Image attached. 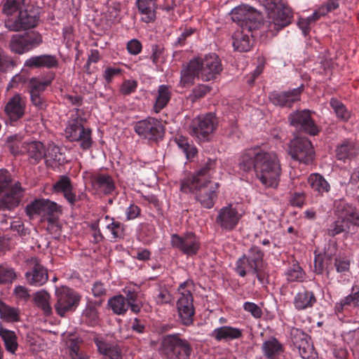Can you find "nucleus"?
<instances>
[{"mask_svg":"<svg viewBox=\"0 0 359 359\" xmlns=\"http://www.w3.org/2000/svg\"><path fill=\"white\" fill-rule=\"evenodd\" d=\"M192 348L189 343L186 340L178 337L177 347L175 352L173 359H188L191 355Z\"/></svg>","mask_w":359,"mask_h":359,"instance_id":"obj_47","label":"nucleus"},{"mask_svg":"<svg viewBox=\"0 0 359 359\" xmlns=\"http://www.w3.org/2000/svg\"><path fill=\"white\" fill-rule=\"evenodd\" d=\"M171 243L174 247L188 255L196 254L200 248L199 240L193 233H187L182 236L173 234Z\"/></svg>","mask_w":359,"mask_h":359,"instance_id":"obj_17","label":"nucleus"},{"mask_svg":"<svg viewBox=\"0 0 359 359\" xmlns=\"http://www.w3.org/2000/svg\"><path fill=\"white\" fill-rule=\"evenodd\" d=\"M263 256L264 253L259 248L256 246L252 247L249 250L248 255H244L237 261L236 271L240 276L244 277L246 275V272L243 269V266H242L243 264H247L251 270L263 267Z\"/></svg>","mask_w":359,"mask_h":359,"instance_id":"obj_15","label":"nucleus"},{"mask_svg":"<svg viewBox=\"0 0 359 359\" xmlns=\"http://www.w3.org/2000/svg\"><path fill=\"white\" fill-rule=\"evenodd\" d=\"M330 103L339 118L344 121H347L349 119L350 113L342 102L336 98H332Z\"/></svg>","mask_w":359,"mask_h":359,"instance_id":"obj_51","label":"nucleus"},{"mask_svg":"<svg viewBox=\"0 0 359 359\" xmlns=\"http://www.w3.org/2000/svg\"><path fill=\"white\" fill-rule=\"evenodd\" d=\"M288 120L291 126L309 135H315L318 132L309 110H297L290 114Z\"/></svg>","mask_w":359,"mask_h":359,"instance_id":"obj_14","label":"nucleus"},{"mask_svg":"<svg viewBox=\"0 0 359 359\" xmlns=\"http://www.w3.org/2000/svg\"><path fill=\"white\" fill-rule=\"evenodd\" d=\"M241 217L236 209L229 205L219 210L215 222L222 229L231 231L236 226Z\"/></svg>","mask_w":359,"mask_h":359,"instance_id":"obj_19","label":"nucleus"},{"mask_svg":"<svg viewBox=\"0 0 359 359\" xmlns=\"http://www.w3.org/2000/svg\"><path fill=\"white\" fill-rule=\"evenodd\" d=\"M219 184L212 181L202 180H187L181 186V190H189L195 193L196 199L201 205L206 208H211L214 205V199L217 196V190Z\"/></svg>","mask_w":359,"mask_h":359,"instance_id":"obj_4","label":"nucleus"},{"mask_svg":"<svg viewBox=\"0 0 359 359\" xmlns=\"http://www.w3.org/2000/svg\"><path fill=\"white\" fill-rule=\"evenodd\" d=\"M0 211L12 210L21 201L23 189L18 182L12 180L10 173L5 169L0 170Z\"/></svg>","mask_w":359,"mask_h":359,"instance_id":"obj_3","label":"nucleus"},{"mask_svg":"<svg viewBox=\"0 0 359 359\" xmlns=\"http://www.w3.org/2000/svg\"><path fill=\"white\" fill-rule=\"evenodd\" d=\"M325 233L328 236L332 238L340 233H344V239H348L354 238L356 231L355 229H352V224L349 222L338 217L328 226Z\"/></svg>","mask_w":359,"mask_h":359,"instance_id":"obj_22","label":"nucleus"},{"mask_svg":"<svg viewBox=\"0 0 359 359\" xmlns=\"http://www.w3.org/2000/svg\"><path fill=\"white\" fill-rule=\"evenodd\" d=\"M179 334L165 335L161 342L159 349L160 353L167 359H173L175 356V352L177 347Z\"/></svg>","mask_w":359,"mask_h":359,"instance_id":"obj_32","label":"nucleus"},{"mask_svg":"<svg viewBox=\"0 0 359 359\" xmlns=\"http://www.w3.org/2000/svg\"><path fill=\"white\" fill-rule=\"evenodd\" d=\"M55 298L54 307L61 317L65 316L67 312L74 311L81 300V296L77 292L67 287L56 290Z\"/></svg>","mask_w":359,"mask_h":359,"instance_id":"obj_9","label":"nucleus"},{"mask_svg":"<svg viewBox=\"0 0 359 359\" xmlns=\"http://www.w3.org/2000/svg\"><path fill=\"white\" fill-rule=\"evenodd\" d=\"M32 104L39 110H44L47 107L46 100L42 95L29 94Z\"/></svg>","mask_w":359,"mask_h":359,"instance_id":"obj_62","label":"nucleus"},{"mask_svg":"<svg viewBox=\"0 0 359 359\" xmlns=\"http://www.w3.org/2000/svg\"><path fill=\"white\" fill-rule=\"evenodd\" d=\"M292 341L294 346L299 350L303 358H309V353L313 347L309 343V337L302 330L292 329L291 332Z\"/></svg>","mask_w":359,"mask_h":359,"instance_id":"obj_24","label":"nucleus"},{"mask_svg":"<svg viewBox=\"0 0 359 359\" xmlns=\"http://www.w3.org/2000/svg\"><path fill=\"white\" fill-rule=\"evenodd\" d=\"M72 335L69 334L68 347L69 349V355L72 359H89L88 354L83 351L80 345L83 340L79 337H71Z\"/></svg>","mask_w":359,"mask_h":359,"instance_id":"obj_37","label":"nucleus"},{"mask_svg":"<svg viewBox=\"0 0 359 359\" xmlns=\"http://www.w3.org/2000/svg\"><path fill=\"white\" fill-rule=\"evenodd\" d=\"M108 305L114 313L118 315L125 313L128 309V304H126V298L123 295L115 296L109 299Z\"/></svg>","mask_w":359,"mask_h":359,"instance_id":"obj_43","label":"nucleus"},{"mask_svg":"<svg viewBox=\"0 0 359 359\" xmlns=\"http://www.w3.org/2000/svg\"><path fill=\"white\" fill-rule=\"evenodd\" d=\"M65 131L69 140L79 142L83 149H88L91 147V130L86 129L81 121L73 119Z\"/></svg>","mask_w":359,"mask_h":359,"instance_id":"obj_13","label":"nucleus"},{"mask_svg":"<svg viewBox=\"0 0 359 359\" xmlns=\"http://www.w3.org/2000/svg\"><path fill=\"white\" fill-rule=\"evenodd\" d=\"M0 337L4 341L6 350L11 353H14L18 348L17 337L15 332L0 327Z\"/></svg>","mask_w":359,"mask_h":359,"instance_id":"obj_41","label":"nucleus"},{"mask_svg":"<svg viewBox=\"0 0 359 359\" xmlns=\"http://www.w3.org/2000/svg\"><path fill=\"white\" fill-rule=\"evenodd\" d=\"M137 86L135 81L127 80L121 85V92L123 95H129L135 90Z\"/></svg>","mask_w":359,"mask_h":359,"instance_id":"obj_64","label":"nucleus"},{"mask_svg":"<svg viewBox=\"0 0 359 359\" xmlns=\"http://www.w3.org/2000/svg\"><path fill=\"white\" fill-rule=\"evenodd\" d=\"M311 189L319 195H323L330 191V184L325 178L318 173L310 175L307 180Z\"/></svg>","mask_w":359,"mask_h":359,"instance_id":"obj_33","label":"nucleus"},{"mask_svg":"<svg viewBox=\"0 0 359 359\" xmlns=\"http://www.w3.org/2000/svg\"><path fill=\"white\" fill-rule=\"evenodd\" d=\"M83 317L90 325L97 324L99 317L96 306L93 304L89 303L83 312Z\"/></svg>","mask_w":359,"mask_h":359,"instance_id":"obj_55","label":"nucleus"},{"mask_svg":"<svg viewBox=\"0 0 359 359\" xmlns=\"http://www.w3.org/2000/svg\"><path fill=\"white\" fill-rule=\"evenodd\" d=\"M54 79L53 76H50L47 79L33 77L31 78L28 83V91L29 94L42 95L46 88L49 86Z\"/></svg>","mask_w":359,"mask_h":359,"instance_id":"obj_36","label":"nucleus"},{"mask_svg":"<svg viewBox=\"0 0 359 359\" xmlns=\"http://www.w3.org/2000/svg\"><path fill=\"white\" fill-rule=\"evenodd\" d=\"M187 283L181 284L178 290L180 297L177 302V310L180 323L184 326L193 324L195 309L194 307V298L189 290H185Z\"/></svg>","mask_w":359,"mask_h":359,"instance_id":"obj_8","label":"nucleus"},{"mask_svg":"<svg viewBox=\"0 0 359 359\" xmlns=\"http://www.w3.org/2000/svg\"><path fill=\"white\" fill-rule=\"evenodd\" d=\"M287 280L289 282H303L306 273L299 264H293L285 272Z\"/></svg>","mask_w":359,"mask_h":359,"instance_id":"obj_45","label":"nucleus"},{"mask_svg":"<svg viewBox=\"0 0 359 359\" xmlns=\"http://www.w3.org/2000/svg\"><path fill=\"white\" fill-rule=\"evenodd\" d=\"M136 133L144 139L157 141L161 139L164 134L161 123L154 118H148L137 121L134 127Z\"/></svg>","mask_w":359,"mask_h":359,"instance_id":"obj_11","label":"nucleus"},{"mask_svg":"<svg viewBox=\"0 0 359 359\" xmlns=\"http://www.w3.org/2000/svg\"><path fill=\"white\" fill-rule=\"evenodd\" d=\"M14 66H15V62L0 48V71L6 72Z\"/></svg>","mask_w":359,"mask_h":359,"instance_id":"obj_60","label":"nucleus"},{"mask_svg":"<svg viewBox=\"0 0 359 359\" xmlns=\"http://www.w3.org/2000/svg\"><path fill=\"white\" fill-rule=\"evenodd\" d=\"M222 70L221 62L216 54H210L202 60L201 79L203 81H208L215 79Z\"/></svg>","mask_w":359,"mask_h":359,"instance_id":"obj_21","label":"nucleus"},{"mask_svg":"<svg viewBox=\"0 0 359 359\" xmlns=\"http://www.w3.org/2000/svg\"><path fill=\"white\" fill-rule=\"evenodd\" d=\"M262 351L268 358L274 359L283 351V349L281 344L276 338L272 337L263 343Z\"/></svg>","mask_w":359,"mask_h":359,"instance_id":"obj_38","label":"nucleus"},{"mask_svg":"<svg viewBox=\"0 0 359 359\" xmlns=\"http://www.w3.org/2000/svg\"><path fill=\"white\" fill-rule=\"evenodd\" d=\"M292 17V11L287 7L276 8L269 11V20L265 23L268 32L276 35L279 30L290 24Z\"/></svg>","mask_w":359,"mask_h":359,"instance_id":"obj_12","label":"nucleus"},{"mask_svg":"<svg viewBox=\"0 0 359 359\" xmlns=\"http://www.w3.org/2000/svg\"><path fill=\"white\" fill-rule=\"evenodd\" d=\"M242 330L230 326H222L213 330L211 336L217 341H229L239 339L242 337Z\"/></svg>","mask_w":359,"mask_h":359,"instance_id":"obj_30","label":"nucleus"},{"mask_svg":"<svg viewBox=\"0 0 359 359\" xmlns=\"http://www.w3.org/2000/svg\"><path fill=\"white\" fill-rule=\"evenodd\" d=\"M353 305L359 307V290L348 295L341 299L336 306L338 311H341L346 306Z\"/></svg>","mask_w":359,"mask_h":359,"instance_id":"obj_57","label":"nucleus"},{"mask_svg":"<svg viewBox=\"0 0 359 359\" xmlns=\"http://www.w3.org/2000/svg\"><path fill=\"white\" fill-rule=\"evenodd\" d=\"M255 172L257 178L266 187L276 188L281 174L277 155L272 152L262 151L256 161Z\"/></svg>","mask_w":359,"mask_h":359,"instance_id":"obj_2","label":"nucleus"},{"mask_svg":"<svg viewBox=\"0 0 359 359\" xmlns=\"http://www.w3.org/2000/svg\"><path fill=\"white\" fill-rule=\"evenodd\" d=\"M57 211L58 207L55 203L44 199L35 200L26 207V212L30 217L36 215L48 216L47 230L54 231L55 232H60V226L55 222V218L54 215L55 212H57Z\"/></svg>","mask_w":359,"mask_h":359,"instance_id":"obj_6","label":"nucleus"},{"mask_svg":"<svg viewBox=\"0 0 359 359\" xmlns=\"http://www.w3.org/2000/svg\"><path fill=\"white\" fill-rule=\"evenodd\" d=\"M93 184L105 194H109L114 189V184L111 177L107 175H98L93 179Z\"/></svg>","mask_w":359,"mask_h":359,"instance_id":"obj_39","label":"nucleus"},{"mask_svg":"<svg viewBox=\"0 0 359 359\" xmlns=\"http://www.w3.org/2000/svg\"><path fill=\"white\" fill-rule=\"evenodd\" d=\"M202 75V60L194 59L181 72V83L184 86L193 84L194 78Z\"/></svg>","mask_w":359,"mask_h":359,"instance_id":"obj_27","label":"nucleus"},{"mask_svg":"<svg viewBox=\"0 0 359 359\" xmlns=\"http://www.w3.org/2000/svg\"><path fill=\"white\" fill-rule=\"evenodd\" d=\"M358 150L357 144L354 141L350 139L344 140L336 147V158L339 161L345 162L346 160H351L355 157Z\"/></svg>","mask_w":359,"mask_h":359,"instance_id":"obj_25","label":"nucleus"},{"mask_svg":"<svg viewBox=\"0 0 359 359\" xmlns=\"http://www.w3.org/2000/svg\"><path fill=\"white\" fill-rule=\"evenodd\" d=\"M215 161L209 158L205 165L198 171L197 174L191 180L211 181L210 180V177L209 172L215 168Z\"/></svg>","mask_w":359,"mask_h":359,"instance_id":"obj_52","label":"nucleus"},{"mask_svg":"<svg viewBox=\"0 0 359 359\" xmlns=\"http://www.w3.org/2000/svg\"><path fill=\"white\" fill-rule=\"evenodd\" d=\"M25 7V0H7L3 6V12L7 15H12L15 12Z\"/></svg>","mask_w":359,"mask_h":359,"instance_id":"obj_53","label":"nucleus"},{"mask_svg":"<svg viewBox=\"0 0 359 359\" xmlns=\"http://www.w3.org/2000/svg\"><path fill=\"white\" fill-rule=\"evenodd\" d=\"M107 225V229L111 231L113 238H122L124 236V226L119 222L114 221Z\"/></svg>","mask_w":359,"mask_h":359,"instance_id":"obj_61","label":"nucleus"},{"mask_svg":"<svg viewBox=\"0 0 359 359\" xmlns=\"http://www.w3.org/2000/svg\"><path fill=\"white\" fill-rule=\"evenodd\" d=\"M30 270L25 273L27 282L32 285L41 286L45 284L48 279V270L36 257L27 260Z\"/></svg>","mask_w":359,"mask_h":359,"instance_id":"obj_16","label":"nucleus"},{"mask_svg":"<svg viewBox=\"0 0 359 359\" xmlns=\"http://www.w3.org/2000/svg\"><path fill=\"white\" fill-rule=\"evenodd\" d=\"M39 20L38 10L25 6L20 11L18 18H8L5 20V27L10 31L19 32L36 27Z\"/></svg>","mask_w":359,"mask_h":359,"instance_id":"obj_7","label":"nucleus"},{"mask_svg":"<svg viewBox=\"0 0 359 359\" xmlns=\"http://www.w3.org/2000/svg\"><path fill=\"white\" fill-rule=\"evenodd\" d=\"M25 66L29 68H53L58 66V60L55 56L51 55H41L33 56L27 60Z\"/></svg>","mask_w":359,"mask_h":359,"instance_id":"obj_28","label":"nucleus"},{"mask_svg":"<svg viewBox=\"0 0 359 359\" xmlns=\"http://www.w3.org/2000/svg\"><path fill=\"white\" fill-rule=\"evenodd\" d=\"M53 189L55 192H62L71 205H74L79 200V198L72 192L71 180L67 176H61L54 184Z\"/></svg>","mask_w":359,"mask_h":359,"instance_id":"obj_29","label":"nucleus"},{"mask_svg":"<svg viewBox=\"0 0 359 359\" xmlns=\"http://www.w3.org/2000/svg\"><path fill=\"white\" fill-rule=\"evenodd\" d=\"M95 343L99 352L102 355L108 356L110 359H122L120 350L116 346H111L99 340H97Z\"/></svg>","mask_w":359,"mask_h":359,"instance_id":"obj_42","label":"nucleus"},{"mask_svg":"<svg viewBox=\"0 0 359 359\" xmlns=\"http://www.w3.org/2000/svg\"><path fill=\"white\" fill-rule=\"evenodd\" d=\"M218 121L215 115L208 113L194 118L189 126V133L201 141H209L217 127Z\"/></svg>","mask_w":359,"mask_h":359,"instance_id":"obj_5","label":"nucleus"},{"mask_svg":"<svg viewBox=\"0 0 359 359\" xmlns=\"http://www.w3.org/2000/svg\"><path fill=\"white\" fill-rule=\"evenodd\" d=\"M9 47L12 52L22 55L29 51L22 34H15L12 36Z\"/></svg>","mask_w":359,"mask_h":359,"instance_id":"obj_46","label":"nucleus"},{"mask_svg":"<svg viewBox=\"0 0 359 359\" xmlns=\"http://www.w3.org/2000/svg\"><path fill=\"white\" fill-rule=\"evenodd\" d=\"M22 147L32 164H36L46 156V147L39 141L23 143Z\"/></svg>","mask_w":359,"mask_h":359,"instance_id":"obj_26","label":"nucleus"},{"mask_svg":"<svg viewBox=\"0 0 359 359\" xmlns=\"http://www.w3.org/2000/svg\"><path fill=\"white\" fill-rule=\"evenodd\" d=\"M262 153L258 149H246L239 159V168L245 172H249L252 168L255 170V164L258 155Z\"/></svg>","mask_w":359,"mask_h":359,"instance_id":"obj_31","label":"nucleus"},{"mask_svg":"<svg viewBox=\"0 0 359 359\" xmlns=\"http://www.w3.org/2000/svg\"><path fill=\"white\" fill-rule=\"evenodd\" d=\"M172 96L171 88L166 85H161L158 87V95L154 105V111L156 113L160 112L165 108Z\"/></svg>","mask_w":359,"mask_h":359,"instance_id":"obj_35","label":"nucleus"},{"mask_svg":"<svg viewBox=\"0 0 359 359\" xmlns=\"http://www.w3.org/2000/svg\"><path fill=\"white\" fill-rule=\"evenodd\" d=\"M0 316L1 318L11 322H17L19 320L18 311L6 305L0 300Z\"/></svg>","mask_w":359,"mask_h":359,"instance_id":"obj_50","label":"nucleus"},{"mask_svg":"<svg viewBox=\"0 0 359 359\" xmlns=\"http://www.w3.org/2000/svg\"><path fill=\"white\" fill-rule=\"evenodd\" d=\"M211 90V87L208 85L201 84L196 86L192 90V93L190 95L189 98L192 102L204 97L207 93Z\"/></svg>","mask_w":359,"mask_h":359,"instance_id":"obj_59","label":"nucleus"},{"mask_svg":"<svg viewBox=\"0 0 359 359\" xmlns=\"http://www.w3.org/2000/svg\"><path fill=\"white\" fill-rule=\"evenodd\" d=\"M25 103L19 94H16L9 99L4 107V113L6 116V123H11L18 121L25 114Z\"/></svg>","mask_w":359,"mask_h":359,"instance_id":"obj_20","label":"nucleus"},{"mask_svg":"<svg viewBox=\"0 0 359 359\" xmlns=\"http://www.w3.org/2000/svg\"><path fill=\"white\" fill-rule=\"evenodd\" d=\"M22 138L19 135H13L7 137L6 145L13 155H17L20 152V144Z\"/></svg>","mask_w":359,"mask_h":359,"instance_id":"obj_58","label":"nucleus"},{"mask_svg":"<svg viewBox=\"0 0 359 359\" xmlns=\"http://www.w3.org/2000/svg\"><path fill=\"white\" fill-rule=\"evenodd\" d=\"M17 276L13 268L0 264V285L11 283Z\"/></svg>","mask_w":359,"mask_h":359,"instance_id":"obj_54","label":"nucleus"},{"mask_svg":"<svg viewBox=\"0 0 359 359\" xmlns=\"http://www.w3.org/2000/svg\"><path fill=\"white\" fill-rule=\"evenodd\" d=\"M289 154L293 159L308 164L313 160L314 151L308 139L296 137L290 143Z\"/></svg>","mask_w":359,"mask_h":359,"instance_id":"obj_10","label":"nucleus"},{"mask_svg":"<svg viewBox=\"0 0 359 359\" xmlns=\"http://www.w3.org/2000/svg\"><path fill=\"white\" fill-rule=\"evenodd\" d=\"M316 302V298L314 294L307 290L299 292L294 299V306L298 310L312 307Z\"/></svg>","mask_w":359,"mask_h":359,"instance_id":"obj_34","label":"nucleus"},{"mask_svg":"<svg viewBox=\"0 0 359 359\" xmlns=\"http://www.w3.org/2000/svg\"><path fill=\"white\" fill-rule=\"evenodd\" d=\"M244 309L250 312L255 318H260L262 315L261 309L257 304L252 302L245 303Z\"/></svg>","mask_w":359,"mask_h":359,"instance_id":"obj_63","label":"nucleus"},{"mask_svg":"<svg viewBox=\"0 0 359 359\" xmlns=\"http://www.w3.org/2000/svg\"><path fill=\"white\" fill-rule=\"evenodd\" d=\"M22 36L24 38L25 42L26 43L29 51L36 48L42 43V36L38 32H27L25 34H22Z\"/></svg>","mask_w":359,"mask_h":359,"instance_id":"obj_56","label":"nucleus"},{"mask_svg":"<svg viewBox=\"0 0 359 359\" xmlns=\"http://www.w3.org/2000/svg\"><path fill=\"white\" fill-rule=\"evenodd\" d=\"M338 217L349 222L352 224V229L359 227V210L349 203L340 201L336 208Z\"/></svg>","mask_w":359,"mask_h":359,"instance_id":"obj_23","label":"nucleus"},{"mask_svg":"<svg viewBox=\"0 0 359 359\" xmlns=\"http://www.w3.org/2000/svg\"><path fill=\"white\" fill-rule=\"evenodd\" d=\"M156 0H137V4L139 11L147 15V21H151L154 19V8Z\"/></svg>","mask_w":359,"mask_h":359,"instance_id":"obj_48","label":"nucleus"},{"mask_svg":"<svg viewBox=\"0 0 359 359\" xmlns=\"http://www.w3.org/2000/svg\"><path fill=\"white\" fill-rule=\"evenodd\" d=\"M175 142L188 159L194 158L197 154V149L193 144L189 143L187 137L180 136L176 138Z\"/></svg>","mask_w":359,"mask_h":359,"instance_id":"obj_49","label":"nucleus"},{"mask_svg":"<svg viewBox=\"0 0 359 359\" xmlns=\"http://www.w3.org/2000/svg\"><path fill=\"white\" fill-rule=\"evenodd\" d=\"M44 158L46 159V164H50L51 162L62 164L65 162V158L60 151V147L54 144H49L46 147V156Z\"/></svg>","mask_w":359,"mask_h":359,"instance_id":"obj_40","label":"nucleus"},{"mask_svg":"<svg viewBox=\"0 0 359 359\" xmlns=\"http://www.w3.org/2000/svg\"><path fill=\"white\" fill-rule=\"evenodd\" d=\"M304 86L284 92H273L269 95L270 101L275 105L290 108L294 102L300 100Z\"/></svg>","mask_w":359,"mask_h":359,"instance_id":"obj_18","label":"nucleus"},{"mask_svg":"<svg viewBox=\"0 0 359 359\" xmlns=\"http://www.w3.org/2000/svg\"><path fill=\"white\" fill-rule=\"evenodd\" d=\"M231 15L232 20L237 22L240 27L232 36L233 46L236 50L247 52L250 50L253 43L252 39L250 38V33L259 29L262 25V15L247 5L233 8Z\"/></svg>","mask_w":359,"mask_h":359,"instance_id":"obj_1","label":"nucleus"},{"mask_svg":"<svg viewBox=\"0 0 359 359\" xmlns=\"http://www.w3.org/2000/svg\"><path fill=\"white\" fill-rule=\"evenodd\" d=\"M50 294L46 290H41L34 294V302L46 314L49 315L52 312V308L50 305Z\"/></svg>","mask_w":359,"mask_h":359,"instance_id":"obj_44","label":"nucleus"}]
</instances>
